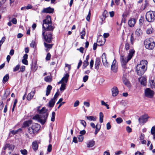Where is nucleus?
Here are the masks:
<instances>
[{
    "mask_svg": "<svg viewBox=\"0 0 155 155\" xmlns=\"http://www.w3.org/2000/svg\"><path fill=\"white\" fill-rule=\"evenodd\" d=\"M154 93V91H152L150 88H147L145 90V96L148 98H152L153 96Z\"/></svg>",
    "mask_w": 155,
    "mask_h": 155,
    "instance_id": "obj_8",
    "label": "nucleus"
},
{
    "mask_svg": "<svg viewBox=\"0 0 155 155\" xmlns=\"http://www.w3.org/2000/svg\"><path fill=\"white\" fill-rule=\"evenodd\" d=\"M54 28V26L52 25L51 16H47L43 21L42 32V35L46 42H51L53 39L52 32Z\"/></svg>",
    "mask_w": 155,
    "mask_h": 155,
    "instance_id": "obj_1",
    "label": "nucleus"
},
{
    "mask_svg": "<svg viewBox=\"0 0 155 155\" xmlns=\"http://www.w3.org/2000/svg\"><path fill=\"white\" fill-rule=\"evenodd\" d=\"M90 125L94 129L95 128L94 134L96 135L100 130L101 125L97 124L96 126H95L94 124L92 122L90 123Z\"/></svg>",
    "mask_w": 155,
    "mask_h": 155,
    "instance_id": "obj_10",
    "label": "nucleus"
},
{
    "mask_svg": "<svg viewBox=\"0 0 155 155\" xmlns=\"http://www.w3.org/2000/svg\"><path fill=\"white\" fill-rule=\"evenodd\" d=\"M45 81L46 82H50L51 81V79L49 76H47L44 78Z\"/></svg>",
    "mask_w": 155,
    "mask_h": 155,
    "instance_id": "obj_39",
    "label": "nucleus"
},
{
    "mask_svg": "<svg viewBox=\"0 0 155 155\" xmlns=\"http://www.w3.org/2000/svg\"><path fill=\"white\" fill-rule=\"evenodd\" d=\"M47 110H48L46 109L45 107H42L38 111V113L40 114L36 115L33 117V119L37 120L42 125L44 124L46 121L48 115L47 112Z\"/></svg>",
    "mask_w": 155,
    "mask_h": 155,
    "instance_id": "obj_2",
    "label": "nucleus"
},
{
    "mask_svg": "<svg viewBox=\"0 0 155 155\" xmlns=\"http://www.w3.org/2000/svg\"><path fill=\"white\" fill-rule=\"evenodd\" d=\"M151 133L152 134H155V127L153 126L152 127L151 130Z\"/></svg>",
    "mask_w": 155,
    "mask_h": 155,
    "instance_id": "obj_52",
    "label": "nucleus"
},
{
    "mask_svg": "<svg viewBox=\"0 0 155 155\" xmlns=\"http://www.w3.org/2000/svg\"><path fill=\"white\" fill-rule=\"evenodd\" d=\"M81 38L82 39H83L84 38V37L85 35V29L84 28L83 29L82 31L81 32Z\"/></svg>",
    "mask_w": 155,
    "mask_h": 155,
    "instance_id": "obj_33",
    "label": "nucleus"
},
{
    "mask_svg": "<svg viewBox=\"0 0 155 155\" xmlns=\"http://www.w3.org/2000/svg\"><path fill=\"white\" fill-rule=\"evenodd\" d=\"M112 94L113 96H116L118 94V88L116 87H114L112 89Z\"/></svg>",
    "mask_w": 155,
    "mask_h": 155,
    "instance_id": "obj_15",
    "label": "nucleus"
},
{
    "mask_svg": "<svg viewBox=\"0 0 155 155\" xmlns=\"http://www.w3.org/2000/svg\"><path fill=\"white\" fill-rule=\"evenodd\" d=\"M14 148V146L12 144H10L9 143H6L5 146L3 147V149L4 150H5L7 148L9 150H12Z\"/></svg>",
    "mask_w": 155,
    "mask_h": 155,
    "instance_id": "obj_14",
    "label": "nucleus"
},
{
    "mask_svg": "<svg viewBox=\"0 0 155 155\" xmlns=\"http://www.w3.org/2000/svg\"><path fill=\"white\" fill-rule=\"evenodd\" d=\"M54 9L49 7L46 8H44L41 11L43 13H52L54 12Z\"/></svg>",
    "mask_w": 155,
    "mask_h": 155,
    "instance_id": "obj_11",
    "label": "nucleus"
},
{
    "mask_svg": "<svg viewBox=\"0 0 155 155\" xmlns=\"http://www.w3.org/2000/svg\"><path fill=\"white\" fill-rule=\"evenodd\" d=\"M25 67L24 66H22L20 69V71H19V72H23L25 71Z\"/></svg>",
    "mask_w": 155,
    "mask_h": 155,
    "instance_id": "obj_60",
    "label": "nucleus"
},
{
    "mask_svg": "<svg viewBox=\"0 0 155 155\" xmlns=\"http://www.w3.org/2000/svg\"><path fill=\"white\" fill-rule=\"evenodd\" d=\"M41 127L40 125L38 124L35 123L33 124L31 127L28 129V132L30 134L37 133Z\"/></svg>",
    "mask_w": 155,
    "mask_h": 155,
    "instance_id": "obj_5",
    "label": "nucleus"
},
{
    "mask_svg": "<svg viewBox=\"0 0 155 155\" xmlns=\"http://www.w3.org/2000/svg\"><path fill=\"white\" fill-rule=\"evenodd\" d=\"M120 60L121 64H127L128 62L129 61L128 60V58H127L126 60V58L123 56H121L120 57Z\"/></svg>",
    "mask_w": 155,
    "mask_h": 155,
    "instance_id": "obj_19",
    "label": "nucleus"
},
{
    "mask_svg": "<svg viewBox=\"0 0 155 155\" xmlns=\"http://www.w3.org/2000/svg\"><path fill=\"white\" fill-rule=\"evenodd\" d=\"M118 68V64L116 61L114 59L112 63L111 66V69L114 72H117Z\"/></svg>",
    "mask_w": 155,
    "mask_h": 155,
    "instance_id": "obj_12",
    "label": "nucleus"
},
{
    "mask_svg": "<svg viewBox=\"0 0 155 155\" xmlns=\"http://www.w3.org/2000/svg\"><path fill=\"white\" fill-rule=\"evenodd\" d=\"M44 45L45 48L49 49L51 48L53 45V44H48L46 43L45 42H44Z\"/></svg>",
    "mask_w": 155,
    "mask_h": 155,
    "instance_id": "obj_32",
    "label": "nucleus"
},
{
    "mask_svg": "<svg viewBox=\"0 0 155 155\" xmlns=\"http://www.w3.org/2000/svg\"><path fill=\"white\" fill-rule=\"evenodd\" d=\"M149 3L148 1L147 0H145V3L144 5V8H146L147 6H148Z\"/></svg>",
    "mask_w": 155,
    "mask_h": 155,
    "instance_id": "obj_62",
    "label": "nucleus"
},
{
    "mask_svg": "<svg viewBox=\"0 0 155 155\" xmlns=\"http://www.w3.org/2000/svg\"><path fill=\"white\" fill-rule=\"evenodd\" d=\"M136 23V20L134 18H130L128 21V24L130 27H132L134 26Z\"/></svg>",
    "mask_w": 155,
    "mask_h": 155,
    "instance_id": "obj_17",
    "label": "nucleus"
},
{
    "mask_svg": "<svg viewBox=\"0 0 155 155\" xmlns=\"http://www.w3.org/2000/svg\"><path fill=\"white\" fill-rule=\"evenodd\" d=\"M123 82L127 86L129 87L130 86V84L128 81L125 78H123Z\"/></svg>",
    "mask_w": 155,
    "mask_h": 155,
    "instance_id": "obj_29",
    "label": "nucleus"
},
{
    "mask_svg": "<svg viewBox=\"0 0 155 155\" xmlns=\"http://www.w3.org/2000/svg\"><path fill=\"white\" fill-rule=\"evenodd\" d=\"M81 124L84 127H85L86 126V123L85 121L84 120H80Z\"/></svg>",
    "mask_w": 155,
    "mask_h": 155,
    "instance_id": "obj_45",
    "label": "nucleus"
},
{
    "mask_svg": "<svg viewBox=\"0 0 155 155\" xmlns=\"http://www.w3.org/2000/svg\"><path fill=\"white\" fill-rule=\"evenodd\" d=\"M91 11L89 10L87 15L86 17V20L87 21H89L91 17Z\"/></svg>",
    "mask_w": 155,
    "mask_h": 155,
    "instance_id": "obj_47",
    "label": "nucleus"
},
{
    "mask_svg": "<svg viewBox=\"0 0 155 155\" xmlns=\"http://www.w3.org/2000/svg\"><path fill=\"white\" fill-rule=\"evenodd\" d=\"M52 87L50 85H48L47 86L46 88V95L47 96L48 95L50 94L51 91L52 89Z\"/></svg>",
    "mask_w": 155,
    "mask_h": 155,
    "instance_id": "obj_23",
    "label": "nucleus"
},
{
    "mask_svg": "<svg viewBox=\"0 0 155 155\" xmlns=\"http://www.w3.org/2000/svg\"><path fill=\"white\" fill-rule=\"evenodd\" d=\"M78 139L79 140V141L80 142H82L83 140L84 137L82 135H80L78 137Z\"/></svg>",
    "mask_w": 155,
    "mask_h": 155,
    "instance_id": "obj_55",
    "label": "nucleus"
},
{
    "mask_svg": "<svg viewBox=\"0 0 155 155\" xmlns=\"http://www.w3.org/2000/svg\"><path fill=\"white\" fill-rule=\"evenodd\" d=\"M102 16L107 18L108 16V13L107 11L105 10L102 14Z\"/></svg>",
    "mask_w": 155,
    "mask_h": 155,
    "instance_id": "obj_44",
    "label": "nucleus"
},
{
    "mask_svg": "<svg viewBox=\"0 0 155 155\" xmlns=\"http://www.w3.org/2000/svg\"><path fill=\"white\" fill-rule=\"evenodd\" d=\"M104 115L103 113L101 112L100 113V118L99 121L101 123H102L103 122V120Z\"/></svg>",
    "mask_w": 155,
    "mask_h": 155,
    "instance_id": "obj_35",
    "label": "nucleus"
},
{
    "mask_svg": "<svg viewBox=\"0 0 155 155\" xmlns=\"http://www.w3.org/2000/svg\"><path fill=\"white\" fill-rule=\"evenodd\" d=\"M89 64V63L84 61L83 64V68L84 69Z\"/></svg>",
    "mask_w": 155,
    "mask_h": 155,
    "instance_id": "obj_53",
    "label": "nucleus"
},
{
    "mask_svg": "<svg viewBox=\"0 0 155 155\" xmlns=\"http://www.w3.org/2000/svg\"><path fill=\"white\" fill-rule=\"evenodd\" d=\"M32 148L35 151L37 150L38 148V145L36 142H33L32 144Z\"/></svg>",
    "mask_w": 155,
    "mask_h": 155,
    "instance_id": "obj_27",
    "label": "nucleus"
},
{
    "mask_svg": "<svg viewBox=\"0 0 155 155\" xmlns=\"http://www.w3.org/2000/svg\"><path fill=\"white\" fill-rule=\"evenodd\" d=\"M144 45L145 48L149 50L153 49L155 46V42L152 38H148L144 41Z\"/></svg>",
    "mask_w": 155,
    "mask_h": 155,
    "instance_id": "obj_4",
    "label": "nucleus"
},
{
    "mask_svg": "<svg viewBox=\"0 0 155 155\" xmlns=\"http://www.w3.org/2000/svg\"><path fill=\"white\" fill-rule=\"evenodd\" d=\"M41 127L40 125L38 124L35 123L33 124L31 127L28 129V132L30 134L37 133Z\"/></svg>",
    "mask_w": 155,
    "mask_h": 155,
    "instance_id": "obj_6",
    "label": "nucleus"
},
{
    "mask_svg": "<svg viewBox=\"0 0 155 155\" xmlns=\"http://www.w3.org/2000/svg\"><path fill=\"white\" fill-rule=\"evenodd\" d=\"M51 55L49 53H48L46 55V60L47 61H48L50 60L51 58Z\"/></svg>",
    "mask_w": 155,
    "mask_h": 155,
    "instance_id": "obj_49",
    "label": "nucleus"
},
{
    "mask_svg": "<svg viewBox=\"0 0 155 155\" xmlns=\"http://www.w3.org/2000/svg\"><path fill=\"white\" fill-rule=\"evenodd\" d=\"M101 58L103 65L105 67H108L109 66L108 63L107 61L106 57V54L103 53L101 56Z\"/></svg>",
    "mask_w": 155,
    "mask_h": 155,
    "instance_id": "obj_13",
    "label": "nucleus"
},
{
    "mask_svg": "<svg viewBox=\"0 0 155 155\" xmlns=\"http://www.w3.org/2000/svg\"><path fill=\"white\" fill-rule=\"evenodd\" d=\"M132 47L130 46V45L129 43L126 42L125 44V48L126 50L127 51L130 49L132 48Z\"/></svg>",
    "mask_w": 155,
    "mask_h": 155,
    "instance_id": "obj_28",
    "label": "nucleus"
},
{
    "mask_svg": "<svg viewBox=\"0 0 155 155\" xmlns=\"http://www.w3.org/2000/svg\"><path fill=\"white\" fill-rule=\"evenodd\" d=\"M82 61L81 60H79V62L78 64V66L77 67L78 69L81 66V65L82 64Z\"/></svg>",
    "mask_w": 155,
    "mask_h": 155,
    "instance_id": "obj_63",
    "label": "nucleus"
},
{
    "mask_svg": "<svg viewBox=\"0 0 155 155\" xmlns=\"http://www.w3.org/2000/svg\"><path fill=\"white\" fill-rule=\"evenodd\" d=\"M105 40H104V41H102V40L98 41V39L97 42L98 43V45L100 46H102L105 43Z\"/></svg>",
    "mask_w": 155,
    "mask_h": 155,
    "instance_id": "obj_37",
    "label": "nucleus"
},
{
    "mask_svg": "<svg viewBox=\"0 0 155 155\" xmlns=\"http://www.w3.org/2000/svg\"><path fill=\"white\" fill-rule=\"evenodd\" d=\"M20 66L19 64H18L14 68L13 71L14 72H15L18 70L20 68Z\"/></svg>",
    "mask_w": 155,
    "mask_h": 155,
    "instance_id": "obj_48",
    "label": "nucleus"
},
{
    "mask_svg": "<svg viewBox=\"0 0 155 155\" xmlns=\"http://www.w3.org/2000/svg\"><path fill=\"white\" fill-rule=\"evenodd\" d=\"M80 102L79 101L77 100L75 101L74 104V107H76L78 106Z\"/></svg>",
    "mask_w": 155,
    "mask_h": 155,
    "instance_id": "obj_57",
    "label": "nucleus"
},
{
    "mask_svg": "<svg viewBox=\"0 0 155 155\" xmlns=\"http://www.w3.org/2000/svg\"><path fill=\"white\" fill-rule=\"evenodd\" d=\"M52 150V145L51 144H49L48 146L47 151L48 152H50Z\"/></svg>",
    "mask_w": 155,
    "mask_h": 155,
    "instance_id": "obj_51",
    "label": "nucleus"
},
{
    "mask_svg": "<svg viewBox=\"0 0 155 155\" xmlns=\"http://www.w3.org/2000/svg\"><path fill=\"white\" fill-rule=\"evenodd\" d=\"M153 28L150 27L148 28L146 30V33L147 34H150L152 33Z\"/></svg>",
    "mask_w": 155,
    "mask_h": 155,
    "instance_id": "obj_36",
    "label": "nucleus"
},
{
    "mask_svg": "<svg viewBox=\"0 0 155 155\" xmlns=\"http://www.w3.org/2000/svg\"><path fill=\"white\" fill-rule=\"evenodd\" d=\"M149 118L147 114H145L142 115L138 119L139 123L140 124H144L147 121Z\"/></svg>",
    "mask_w": 155,
    "mask_h": 155,
    "instance_id": "obj_9",
    "label": "nucleus"
},
{
    "mask_svg": "<svg viewBox=\"0 0 155 155\" xmlns=\"http://www.w3.org/2000/svg\"><path fill=\"white\" fill-rule=\"evenodd\" d=\"M35 45V41H32L31 43L30 44V46L31 48H34Z\"/></svg>",
    "mask_w": 155,
    "mask_h": 155,
    "instance_id": "obj_50",
    "label": "nucleus"
},
{
    "mask_svg": "<svg viewBox=\"0 0 155 155\" xmlns=\"http://www.w3.org/2000/svg\"><path fill=\"white\" fill-rule=\"evenodd\" d=\"M22 131V129L21 128H19L18 130H12L11 131V132L12 134H17L19 132H21Z\"/></svg>",
    "mask_w": 155,
    "mask_h": 155,
    "instance_id": "obj_34",
    "label": "nucleus"
},
{
    "mask_svg": "<svg viewBox=\"0 0 155 155\" xmlns=\"http://www.w3.org/2000/svg\"><path fill=\"white\" fill-rule=\"evenodd\" d=\"M126 130L129 133L131 132L132 131L131 128L129 126L126 127Z\"/></svg>",
    "mask_w": 155,
    "mask_h": 155,
    "instance_id": "obj_56",
    "label": "nucleus"
},
{
    "mask_svg": "<svg viewBox=\"0 0 155 155\" xmlns=\"http://www.w3.org/2000/svg\"><path fill=\"white\" fill-rule=\"evenodd\" d=\"M65 89V84L64 83H62L61 87L60 88V90L61 91H63Z\"/></svg>",
    "mask_w": 155,
    "mask_h": 155,
    "instance_id": "obj_42",
    "label": "nucleus"
},
{
    "mask_svg": "<svg viewBox=\"0 0 155 155\" xmlns=\"http://www.w3.org/2000/svg\"><path fill=\"white\" fill-rule=\"evenodd\" d=\"M101 104L102 105L106 107V108L107 109H109V105L107 104L104 101H101Z\"/></svg>",
    "mask_w": 155,
    "mask_h": 155,
    "instance_id": "obj_38",
    "label": "nucleus"
},
{
    "mask_svg": "<svg viewBox=\"0 0 155 155\" xmlns=\"http://www.w3.org/2000/svg\"><path fill=\"white\" fill-rule=\"evenodd\" d=\"M146 18L148 22H153L155 19V12L150 11L147 12L146 14Z\"/></svg>",
    "mask_w": 155,
    "mask_h": 155,
    "instance_id": "obj_7",
    "label": "nucleus"
},
{
    "mask_svg": "<svg viewBox=\"0 0 155 155\" xmlns=\"http://www.w3.org/2000/svg\"><path fill=\"white\" fill-rule=\"evenodd\" d=\"M95 143L94 141L93 140H91L87 143V147H93Z\"/></svg>",
    "mask_w": 155,
    "mask_h": 155,
    "instance_id": "obj_22",
    "label": "nucleus"
},
{
    "mask_svg": "<svg viewBox=\"0 0 155 155\" xmlns=\"http://www.w3.org/2000/svg\"><path fill=\"white\" fill-rule=\"evenodd\" d=\"M20 152L21 154L23 155H26L27 153V150L25 149L21 150H20Z\"/></svg>",
    "mask_w": 155,
    "mask_h": 155,
    "instance_id": "obj_46",
    "label": "nucleus"
},
{
    "mask_svg": "<svg viewBox=\"0 0 155 155\" xmlns=\"http://www.w3.org/2000/svg\"><path fill=\"white\" fill-rule=\"evenodd\" d=\"M88 76L87 75H85L83 78V81L84 82H86L88 79Z\"/></svg>",
    "mask_w": 155,
    "mask_h": 155,
    "instance_id": "obj_59",
    "label": "nucleus"
},
{
    "mask_svg": "<svg viewBox=\"0 0 155 155\" xmlns=\"http://www.w3.org/2000/svg\"><path fill=\"white\" fill-rule=\"evenodd\" d=\"M32 123V120H29L24 122L23 123V125L25 127H28Z\"/></svg>",
    "mask_w": 155,
    "mask_h": 155,
    "instance_id": "obj_24",
    "label": "nucleus"
},
{
    "mask_svg": "<svg viewBox=\"0 0 155 155\" xmlns=\"http://www.w3.org/2000/svg\"><path fill=\"white\" fill-rule=\"evenodd\" d=\"M117 123L118 124H120L123 122V120L121 117H118L116 119Z\"/></svg>",
    "mask_w": 155,
    "mask_h": 155,
    "instance_id": "obj_41",
    "label": "nucleus"
},
{
    "mask_svg": "<svg viewBox=\"0 0 155 155\" xmlns=\"http://www.w3.org/2000/svg\"><path fill=\"white\" fill-rule=\"evenodd\" d=\"M55 113L54 112H53L52 113V116L51 119V120L52 121L54 122L55 120Z\"/></svg>",
    "mask_w": 155,
    "mask_h": 155,
    "instance_id": "obj_43",
    "label": "nucleus"
},
{
    "mask_svg": "<svg viewBox=\"0 0 155 155\" xmlns=\"http://www.w3.org/2000/svg\"><path fill=\"white\" fill-rule=\"evenodd\" d=\"M22 62L23 64L26 65H28V61L27 59H23L22 61Z\"/></svg>",
    "mask_w": 155,
    "mask_h": 155,
    "instance_id": "obj_58",
    "label": "nucleus"
},
{
    "mask_svg": "<svg viewBox=\"0 0 155 155\" xmlns=\"http://www.w3.org/2000/svg\"><path fill=\"white\" fill-rule=\"evenodd\" d=\"M55 101L54 99H51L49 103V106L50 107H53L55 103Z\"/></svg>",
    "mask_w": 155,
    "mask_h": 155,
    "instance_id": "obj_30",
    "label": "nucleus"
},
{
    "mask_svg": "<svg viewBox=\"0 0 155 155\" xmlns=\"http://www.w3.org/2000/svg\"><path fill=\"white\" fill-rule=\"evenodd\" d=\"M135 33L137 36H139L142 35V31L140 28H137L136 30Z\"/></svg>",
    "mask_w": 155,
    "mask_h": 155,
    "instance_id": "obj_26",
    "label": "nucleus"
},
{
    "mask_svg": "<svg viewBox=\"0 0 155 155\" xmlns=\"http://www.w3.org/2000/svg\"><path fill=\"white\" fill-rule=\"evenodd\" d=\"M135 40V39L133 36V34H132L131 35L130 39V43L132 45L134 44Z\"/></svg>",
    "mask_w": 155,
    "mask_h": 155,
    "instance_id": "obj_40",
    "label": "nucleus"
},
{
    "mask_svg": "<svg viewBox=\"0 0 155 155\" xmlns=\"http://www.w3.org/2000/svg\"><path fill=\"white\" fill-rule=\"evenodd\" d=\"M86 117L90 121H94L96 120V118L93 116H86Z\"/></svg>",
    "mask_w": 155,
    "mask_h": 155,
    "instance_id": "obj_31",
    "label": "nucleus"
},
{
    "mask_svg": "<svg viewBox=\"0 0 155 155\" xmlns=\"http://www.w3.org/2000/svg\"><path fill=\"white\" fill-rule=\"evenodd\" d=\"M135 52V51L133 49H130L128 55L127 57V58H128V60H130L131 59Z\"/></svg>",
    "mask_w": 155,
    "mask_h": 155,
    "instance_id": "obj_18",
    "label": "nucleus"
},
{
    "mask_svg": "<svg viewBox=\"0 0 155 155\" xmlns=\"http://www.w3.org/2000/svg\"><path fill=\"white\" fill-rule=\"evenodd\" d=\"M69 75L68 73H67L64 75L63 78H62V80L63 82L67 83L69 77Z\"/></svg>",
    "mask_w": 155,
    "mask_h": 155,
    "instance_id": "obj_20",
    "label": "nucleus"
},
{
    "mask_svg": "<svg viewBox=\"0 0 155 155\" xmlns=\"http://www.w3.org/2000/svg\"><path fill=\"white\" fill-rule=\"evenodd\" d=\"M94 61L93 59H92L90 62V66L91 69H92L94 64Z\"/></svg>",
    "mask_w": 155,
    "mask_h": 155,
    "instance_id": "obj_54",
    "label": "nucleus"
},
{
    "mask_svg": "<svg viewBox=\"0 0 155 155\" xmlns=\"http://www.w3.org/2000/svg\"><path fill=\"white\" fill-rule=\"evenodd\" d=\"M139 80L141 84L143 86L146 85L147 83V79L146 78L142 77L139 78Z\"/></svg>",
    "mask_w": 155,
    "mask_h": 155,
    "instance_id": "obj_16",
    "label": "nucleus"
},
{
    "mask_svg": "<svg viewBox=\"0 0 155 155\" xmlns=\"http://www.w3.org/2000/svg\"><path fill=\"white\" fill-rule=\"evenodd\" d=\"M9 79V75L8 74H7L3 77L2 82L3 83H5L7 82Z\"/></svg>",
    "mask_w": 155,
    "mask_h": 155,
    "instance_id": "obj_25",
    "label": "nucleus"
},
{
    "mask_svg": "<svg viewBox=\"0 0 155 155\" xmlns=\"http://www.w3.org/2000/svg\"><path fill=\"white\" fill-rule=\"evenodd\" d=\"M109 13L110 14V16L111 17H113L114 16V12L113 11L110 12Z\"/></svg>",
    "mask_w": 155,
    "mask_h": 155,
    "instance_id": "obj_64",
    "label": "nucleus"
},
{
    "mask_svg": "<svg viewBox=\"0 0 155 155\" xmlns=\"http://www.w3.org/2000/svg\"><path fill=\"white\" fill-rule=\"evenodd\" d=\"M147 62L146 60H143L140 62L138 64L136 69L137 74L139 76L142 75L147 70Z\"/></svg>",
    "mask_w": 155,
    "mask_h": 155,
    "instance_id": "obj_3",
    "label": "nucleus"
},
{
    "mask_svg": "<svg viewBox=\"0 0 155 155\" xmlns=\"http://www.w3.org/2000/svg\"><path fill=\"white\" fill-rule=\"evenodd\" d=\"M35 94V92H31L30 93L28 94L27 97V99L28 100H30L33 98L34 94Z\"/></svg>",
    "mask_w": 155,
    "mask_h": 155,
    "instance_id": "obj_21",
    "label": "nucleus"
},
{
    "mask_svg": "<svg viewBox=\"0 0 155 155\" xmlns=\"http://www.w3.org/2000/svg\"><path fill=\"white\" fill-rule=\"evenodd\" d=\"M107 129V130H109L111 128V125H110L109 122L108 123L106 124Z\"/></svg>",
    "mask_w": 155,
    "mask_h": 155,
    "instance_id": "obj_61",
    "label": "nucleus"
}]
</instances>
